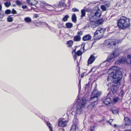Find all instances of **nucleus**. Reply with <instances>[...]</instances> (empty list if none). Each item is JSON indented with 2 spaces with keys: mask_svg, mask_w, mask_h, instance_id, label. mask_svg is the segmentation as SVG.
<instances>
[{
  "mask_svg": "<svg viewBox=\"0 0 131 131\" xmlns=\"http://www.w3.org/2000/svg\"><path fill=\"white\" fill-rule=\"evenodd\" d=\"M118 67L113 66L109 69L108 73L109 74L111 73L113 75V81L115 84H119L121 80L122 77V72L117 70Z\"/></svg>",
  "mask_w": 131,
  "mask_h": 131,
  "instance_id": "nucleus-1",
  "label": "nucleus"
},
{
  "mask_svg": "<svg viewBox=\"0 0 131 131\" xmlns=\"http://www.w3.org/2000/svg\"><path fill=\"white\" fill-rule=\"evenodd\" d=\"M86 101L85 99L82 97H77L74 102L75 105H76L75 113L77 114H80L82 111L83 108L86 104Z\"/></svg>",
  "mask_w": 131,
  "mask_h": 131,
  "instance_id": "nucleus-2",
  "label": "nucleus"
},
{
  "mask_svg": "<svg viewBox=\"0 0 131 131\" xmlns=\"http://www.w3.org/2000/svg\"><path fill=\"white\" fill-rule=\"evenodd\" d=\"M96 90L95 89H94L92 91L91 95L90 100L91 102L90 104L87 107L88 108L89 110L92 109L95 106L94 103L98 100L97 97L101 95V93L100 92H98L96 93Z\"/></svg>",
  "mask_w": 131,
  "mask_h": 131,
  "instance_id": "nucleus-3",
  "label": "nucleus"
},
{
  "mask_svg": "<svg viewBox=\"0 0 131 131\" xmlns=\"http://www.w3.org/2000/svg\"><path fill=\"white\" fill-rule=\"evenodd\" d=\"M117 26L121 29H125L130 25L129 19L123 16L121 17L117 22Z\"/></svg>",
  "mask_w": 131,
  "mask_h": 131,
  "instance_id": "nucleus-4",
  "label": "nucleus"
},
{
  "mask_svg": "<svg viewBox=\"0 0 131 131\" xmlns=\"http://www.w3.org/2000/svg\"><path fill=\"white\" fill-rule=\"evenodd\" d=\"M116 51L115 50L111 55L108 56L106 60L101 64V66L103 67L108 66L110 64V62L113 61L114 59L116 57L117 55L116 54Z\"/></svg>",
  "mask_w": 131,
  "mask_h": 131,
  "instance_id": "nucleus-5",
  "label": "nucleus"
},
{
  "mask_svg": "<svg viewBox=\"0 0 131 131\" xmlns=\"http://www.w3.org/2000/svg\"><path fill=\"white\" fill-rule=\"evenodd\" d=\"M119 41L117 40H106L105 41V43L106 45L110 48H113V46H115L116 44H118Z\"/></svg>",
  "mask_w": 131,
  "mask_h": 131,
  "instance_id": "nucleus-6",
  "label": "nucleus"
},
{
  "mask_svg": "<svg viewBox=\"0 0 131 131\" xmlns=\"http://www.w3.org/2000/svg\"><path fill=\"white\" fill-rule=\"evenodd\" d=\"M68 122V120H65L63 118H60L59 119L58 126V127H65L67 126Z\"/></svg>",
  "mask_w": 131,
  "mask_h": 131,
  "instance_id": "nucleus-7",
  "label": "nucleus"
},
{
  "mask_svg": "<svg viewBox=\"0 0 131 131\" xmlns=\"http://www.w3.org/2000/svg\"><path fill=\"white\" fill-rule=\"evenodd\" d=\"M111 96V93L110 92H109L105 98L103 100V103L106 105L108 106L110 104L112 101L110 97L109 96Z\"/></svg>",
  "mask_w": 131,
  "mask_h": 131,
  "instance_id": "nucleus-8",
  "label": "nucleus"
},
{
  "mask_svg": "<svg viewBox=\"0 0 131 131\" xmlns=\"http://www.w3.org/2000/svg\"><path fill=\"white\" fill-rule=\"evenodd\" d=\"M82 51L79 50L78 51L76 52H75V54L73 57V58L74 60L77 59V63L78 64V57H80L79 58H80V60L81 58V55H82Z\"/></svg>",
  "mask_w": 131,
  "mask_h": 131,
  "instance_id": "nucleus-9",
  "label": "nucleus"
},
{
  "mask_svg": "<svg viewBox=\"0 0 131 131\" xmlns=\"http://www.w3.org/2000/svg\"><path fill=\"white\" fill-rule=\"evenodd\" d=\"M78 129V125L73 124L70 128V131H76ZM57 131H64V129L63 128L59 129Z\"/></svg>",
  "mask_w": 131,
  "mask_h": 131,
  "instance_id": "nucleus-10",
  "label": "nucleus"
},
{
  "mask_svg": "<svg viewBox=\"0 0 131 131\" xmlns=\"http://www.w3.org/2000/svg\"><path fill=\"white\" fill-rule=\"evenodd\" d=\"M70 5V4H69V5H68L69 6L67 7V6H66V4L62 2H60L59 3L58 5V7L60 8H63V9L62 10L65 9H68L69 8Z\"/></svg>",
  "mask_w": 131,
  "mask_h": 131,
  "instance_id": "nucleus-11",
  "label": "nucleus"
},
{
  "mask_svg": "<svg viewBox=\"0 0 131 131\" xmlns=\"http://www.w3.org/2000/svg\"><path fill=\"white\" fill-rule=\"evenodd\" d=\"M98 31H96L94 33L93 38L95 40H98L102 37V35H100L97 32Z\"/></svg>",
  "mask_w": 131,
  "mask_h": 131,
  "instance_id": "nucleus-12",
  "label": "nucleus"
},
{
  "mask_svg": "<svg viewBox=\"0 0 131 131\" xmlns=\"http://www.w3.org/2000/svg\"><path fill=\"white\" fill-rule=\"evenodd\" d=\"M95 60V57L93 55H91L88 61V65L92 64Z\"/></svg>",
  "mask_w": 131,
  "mask_h": 131,
  "instance_id": "nucleus-13",
  "label": "nucleus"
},
{
  "mask_svg": "<svg viewBox=\"0 0 131 131\" xmlns=\"http://www.w3.org/2000/svg\"><path fill=\"white\" fill-rule=\"evenodd\" d=\"M101 12L100 9H98L94 13V16L96 17H100L101 15Z\"/></svg>",
  "mask_w": 131,
  "mask_h": 131,
  "instance_id": "nucleus-14",
  "label": "nucleus"
},
{
  "mask_svg": "<svg viewBox=\"0 0 131 131\" xmlns=\"http://www.w3.org/2000/svg\"><path fill=\"white\" fill-rule=\"evenodd\" d=\"M27 2L31 5H35L38 2L36 0H26Z\"/></svg>",
  "mask_w": 131,
  "mask_h": 131,
  "instance_id": "nucleus-15",
  "label": "nucleus"
},
{
  "mask_svg": "<svg viewBox=\"0 0 131 131\" xmlns=\"http://www.w3.org/2000/svg\"><path fill=\"white\" fill-rule=\"evenodd\" d=\"M96 31H98L97 32L100 35H102V37L104 32L105 31V29L102 28H99Z\"/></svg>",
  "mask_w": 131,
  "mask_h": 131,
  "instance_id": "nucleus-16",
  "label": "nucleus"
},
{
  "mask_svg": "<svg viewBox=\"0 0 131 131\" xmlns=\"http://www.w3.org/2000/svg\"><path fill=\"white\" fill-rule=\"evenodd\" d=\"M92 37L89 34H88L84 36L82 38V40L83 41H86L89 40L91 39Z\"/></svg>",
  "mask_w": 131,
  "mask_h": 131,
  "instance_id": "nucleus-17",
  "label": "nucleus"
},
{
  "mask_svg": "<svg viewBox=\"0 0 131 131\" xmlns=\"http://www.w3.org/2000/svg\"><path fill=\"white\" fill-rule=\"evenodd\" d=\"M125 122V124L126 126H127L131 123V121L130 119L128 117H125L124 118Z\"/></svg>",
  "mask_w": 131,
  "mask_h": 131,
  "instance_id": "nucleus-18",
  "label": "nucleus"
},
{
  "mask_svg": "<svg viewBox=\"0 0 131 131\" xmlns=\"http://www.w3.org/2000/svg\"><path fill=\"white\" fill-rule=\"evenodd\" d=\"M79 123V120L77 118V115L75 114L74 118L73 121V124L78 125Z\"/></svg>",
  "mask_w": 131,
  "mask_h": 131,
  "instance_id": "nucleus-19",
  "label": "nucleus"
},
{
  "mask_svg": "<svg viewBox=\"0 0 131 131\" xmlns=\"http://www.w3.org/2000/svg\"><path fill=\"white\" fill-rule=\"evenodd\" d=\"M117 90V88L116 85H113L111 87V90L113 94L115 93Z\"/></svg>",
  "mask_w": 131,
  "mask_h": 131,
  "instance_id": "nucleus-20",
  "label": "nucleus"
},
{
  "mask_svg": "<svg viewBox=\"0 0 131 131\" xmlns=\"http://www.w3.org/2000/svg\"><path fill=\"white\" fill-rule=\"evenodd\" d=\"M81 39V37L80 36L76 35L74 36L73 40L74 41H79Z\"/></svg>",
  "mask_w": 131,
  "mask_h": 131,
  "instance_id": "nucleus-21",
  "label": "nucleus"
},
{
  "mask_svg": "<svg viewBox=\"0 0 131 131\" xmlns=\"http://www.w3.org/2000/svg\"><path fill=\"white\" fill-rule=\"evenodd\" d=\"M103 21V20L102 19H100L95 21L96 24V25L99 26V25L102 24V22Z\"/></svg>",
  "mask_w": 131,
  "mask_h": 131,
  "instance_id": "nucleus-22",
  "label": "nucleus"
},
{
  "mask_svg": "<svg viewBox=\"0 0 131 131\" xmlns=\"http://www.w3.org/2000/svg\"><path fill=\"white\" fill-rule=\"evenodd\" d=\"M71 18L73 22L74 23L76 22L77 18L75 14H74L72 15Z\"/></svg>",
  "mask_w": 131,
  "mask_h": 131,
  "instance_id": "nucleus-23",
  "label": "nucleus"
},
{
  "mask_svg": "<svg viewBox=\"0 0 131 131\" xmlns=\"http://www.w3.org/2000/svg\"><path fill=\"white\" fill-rule=\"evenodd\" d=\"M24 21L27 23H30L31 21V19L29 17H27L24 19Z\"/></svg>",
  "mask_w": 131,
  "mask_h": 131,
  "instance_id": "nucleus-24",
  "label": "nucleus"
},
{
  "mask_svg": "<svg viewBox=\"0 0 131 131\" xmlns=\"http://www.w3.org/2000/svg\"><path fill=\"white\" fill-rule=\"evenodd\" d=\"M66 25L67 28H71L73 27L72 24L70 23H67L66 24Z\"/></svg>",
  "mask_w": 131,
  "mask_h": 131,
  "instance_id": "nucleus-25",
  "label": "nucleus"
},
{
  "mask_svg": "<svg viewBox=\"0 0 131 131\" xmlns=\"http://www.w3.org/2000/svg\"><path fill=\"white\" fill-rule=\"evenodd\" d=\"M73 42L71 40L68 41L67 42L68 47H71L73 45Z\"/></svg>",
  "mask_w": 131,
  "mask_h": 131,
  "instance_id": "nucleus-26",
  "label": "nucleus"
},
{
  "mask_svg": "<svg viewBox=\"0 0 131 131\" xmlns=\"http://www.w3.org/2000/svg\"><path fill=\"white\" fill-rule=\"evenodd\" d=\"M69 17V16L68 15H65L62 19V21H63L65 22L67 21L68 18Z\"/></svg>",
  "mask_w": 131,
  "mask_h": 131,
  "instance_id": "nucleus-27",
  "label": "nucleus"
},
{
  "mask_svg": "<svg viewBox=\"0 0 131 131\" xmlns=\"http://www.w3.org/2000/svg\"><path fill=\"white\" fill-rule=\"evenodd\" d=\"M91 27L93 28H95L96 27L98 26L96 24L95 22H92L91 23Z\"/></svg>",
  "mask_w": 131,
  "mask_h": 131,
  "instance_id": "nucleus-28",
  "label": "nucleus"
},
{
  "mask_svg": "<svg viewBox=\"0 0 131 131\" xmlns=\"http://www.w3.org/2000/svg\"><path fill=\"white\" fill-rule=\"evenodd\" d=\"M81 17H83L85 16L86 13L85 10L84 9H82L81 10Z\"/></svg>",
  "mask_w": 131,
  "mask_h": 131,
  "instance_id": "nucleus-29",
  "label": "nucleus"
},
{
  "mask_svg": "<svg viewBox=\"0 0 131 131\" xmlns=\"http://www.w3.org/2000/svg\"><path fill=\"white\" fill-rule=\"evenodd\" d=\"M109 73H111V72H110ZM110 75H108V78H107V80L108 81H111L112 79H113L112 75V74H109Z\"/></svg>",
  "mask_w": 131,
  "mask_h": 131,
  "instance_id": "nucleus-30",
  "label": "nucleus"
},
{
  "mask_svg": "<svg viewBox=\"0 0 131 131\" xmlns=\"http://www.w3.org/2000/svg\"><path fill=\"white\" fill-rule=\"evenodd\" d=\"M13 20V19L11 16H9L7 18V21L8 22H12Z\"/></svg>",
  "mask_w": 131,
  "mask_h": 131,
  "instance_id": "nucleus-31",
  "label": "nucleus"
},
{
  "mask_svg": "<svg viewBox=\"0 0 131 131\" xmlns=\"http://www.w3.org/2000/svg\"><path fill=\"white\" fill-rule=\"evenodd\" d=\"M47 126L50 129V131H52V127L51 126V125L50 124V123L47 122Z\"/></svg>",
  "mask_w": 131,
  "mask_h": 131,
  "instance_id": "nucleus-32",
  "label": "nucleus"
},
{
  "mask_svg": "<svg viewBox=\"0 0 131 131\" xmlns=\"http://www.w3.org/2000/svg\"><path fill=\"white\" fill-rule=\"evenodd\" d=\"M45 8L47 10L49 11H51L53 10L52 9L53 7L51 6H49L48 7H45Z\"/></svg>",
  "mask_w": 131,
  "mask_h": 131,
  "instance_id": "nucleus-33",
  "label": "nucleus"
},
{
  "mask_svg": "<svg viewBox=\"0 0 131 131\" xmlns=\"http://www.w3.org/2000/svg\"><path fill=\"white\" fill-rule=\"evenodd\" d=\"M127 57L128 59V61H130V62H128V64H130L131 63V55L130 54H128L127 56Z\"/></svg>",
  "mask_w": 131,
  "mask_h": 131,
  "instance_id": "nucleus-34",
  "label": "nucleus"
},
{
  "mask_svg": "<svg viewBox=\"0 0 131 131\" xmlns=\"http://www.w3.org/2000/svg\"><path fill=\"white\" fill-rule=\"evenodd\" d=\"M4 4L6 7H8L10 6L11 3L10 1L7 2L5 3Z\"/></svg>",
  "mask_w": 131,
  "mask_h": 131,
  "instance_id": "nucleus-35",
  "label": "nucleus"
},
{
  "mask_svg": "<svg viewBox=\"0 0 131 131\" xmlns=\"http://www.w3.org/2000/svg\"><path fill=\"white\" fill-rule=\"evenodd\" d=\"M101 8L103 11H105L106 10V7L104 5H101Z\"/></svg>",
  "mask_w": 131,
  "mask_h": 131,
  "instance_id": "nucleus-36",
  "label": "nucleus"
},
{
  "mask_svg": "<svg viewBox=\"0 0 131 131\" xmlns=\"http://www.w3.org/2000/svg\"><path fill=\"white\" fill-rule=\"evenodd\" d=\"M119 100V98L118 97H115L113 98V101L114 103L117 102Z\"/></svg>",
  "mask_w": 131,
  "mask_h": 131,
  "instance_id": "nucleus-37",
  "label": "nucleus"
},
{
  "mask_svg": "<svg viewBox=\"0 0 131 131\" xmlns=\"http://www.w3.org/2000/svg\"><path fill=\"white\" fill-rule=\"evenodd\" d=\"M125 93L124 92V90L123 89H121V92L120 93V94L121 95V96L122 97L124 95Z\"/></svg>",
  "mask_w": 131,
  "mask_h": 131,
  "instance_id": "nucleus-38",
  "label": "nucleus"
},
{
  "mask_svg": "<svg viewBox=\"0 0 131 131\" xmlns=\"http://www.w3.org/2000/svg\"><path fill=\"white\" fill-rule=\"evenodd\" d=\"M40 23V24H43L46 27H48L49 26L48 24L45 22H39Z\"/></svg>",
  "mask_w": 131,
  "mask_h": 131,
  "instance_id": "nucleus-39",
  "label": "nucleus"
},
{
  "mask_svg": "<svg viewBox=\"0 0 131 131\" xmlns=\"http://www.w3.org/2000/svg\"><path fill=\"white\" fill-rule=\"evenodd\" d=\"M11 13V10L10 9H7L5 12V13L6 14H10Z\"/></svg>",
  "mask_w": 131,
  "mask_h": 131,
  "instance_id": "nucleus-40",
  "label": "nucleus"
},
{
  "mask_svg": "<svg viewBox=\"0 0 131 131\" xmlns=\"http://www.w3.org/2000/svg\"><path fill=\"white\" fill-rule=\"evenodd\" d=\"M16 3L18 6H20L22 4V2L18 0L16 1Z\"/></svg>",
  "mask_w": 131,
  "mask_h": 131,
  "instance_id": "nucleus-41",
  "label": "nucleus"
},
{
  "mask_svg": "<svg viewBox=\"0 0 131 131\" xmlns=\"http://www.w3.org/2000/svg\"><path fill=\"white\" fill-rule=\"evenodd\" d=\"M111 111L112 113L114 114H116L118 113V111L116 110H111Z\"/></svg>",
  "mask_w": 131,
  "mask_h": 131,
  "instance_id": "nucleus-42",
  "label": "nucleus"
},
{
  "mask_svg": "<svg viewBox=\"0 0 131 131\" xmlns=\"http://www.w3.org/2000/svg\"><path fill=\"white\" fill-rule=\"evenodd\" d=\"M0 16L2 17H3L5 16V14L3 11L1 10L0 11Z\"/></svg>",
  "mask_w": 131,
  "mask_h": 131,
  "instance_id": "nucleus-43",
  "label": "nucleus"
},
{
  "mask_svg": "<svg viewBox=\"0 0 131 131\" xmlns=\"http://www.w3.org/2000/svg\"><path fill=\"white\" fill-rule=\"evenodd\" d=\"M72 11L74 12H78L79 11V10L77 8H72Z\"/></svg>",
  "mask_w": 131,
  "mask_h": 131,
  "instance_id": "nucleus-44",
  "label": "nucleus"
},
{
  "mask_svg": "<svg viewBox=\"0 0 131 131\" xmlns=\"http://www.w3.org/2000/svg\"><path fill=\"white\" fill-rule=\"evenodd\" d=\"M81 80H79V83L78 84V87L79 89V91L81 89Z\"/></svg>",
  "mask_w": 131,
  "mask_h": 131,
  "instance_id": "nucleus-45",
  "label": "nucleus"
},
{
  "mask_svg": "<svg viewBox=\"0 0 131 131\" xmlns=\"http://www.w3.org/2000/svg\"><path fill=\"white\" fill-rule=\"evenodd\" d=\"M110 2H108L107 3L105 4V6L106 7L108 8L110 7Z\"/></svg>",
  "mask_w": 131,
  "mask_h": 131,
  "instance_id": "nucleus-46",
  "label": "nucleus"
},
{
  "mask_svg": "<svg viewBox=\"0 0 131 131\" xmlns=\"http://www.w3.org/2000/svg\"><path fill=\"white\" fill-rule=\"evenodd\" d=\"M83 34V32L81 31H79L78 32L77 34V35H79L80 36L81 35H82Z\"/></svg>",
  "mask_w": 131,
  "mask_h": 131,
  "instance_id": "nucleus-47",
  "label": "nucleus"
},
{
  "mask_svg": "<svg viewBox=\"0 0 131 131\" xmlns=\"http://www.w3.org/2000/svg\"><path fill=\"white\" fill-rule=\"evenodd\" d=\"M11 13L13 14H17V12L14 9L12 10V12H11Z\"/></svg>",
  "mask_w": 131,
  "mask_h": 131,
  "instance_id": "nucleus-48",
  "label": "nucleus"
},
{
  "mask_svg": "<svg viewBox=\"0 0 131 131\" xmlns=\"http://www.w3.org/2000/svg\"><path fill=\"white\" fill-rule=\"evenodd\" d=\"M123 59H122L120 60H118L117 61H116L115 62L116 63H118V62H119V63H121L123 61Z\"/></svg>",
  "mask_w": 131,
  "mask_h": 131,
  "instance_id": "nucleus-49",
  "label": "nucleus"
},
{
  "mask_svg": "<svg viewBox=\"0 0 131 131\" xmlns=\"http://www.w3.org/2000/svg\"><path fill=\"white\" fill-rule=\"evenodd\" d=\"M22 7L24 9H26L27 8V6H26V5H22Z\"/></svg>",
  "mask_w": 131,
  "mask_h": 131,
  "instance_id": "nucleus-50",
  "label": "nucleus"
},
{
  "mask_svg": "<svg viewBox=\"0 0 131 131\" xmlns=\"http://www.w3.org/2000/svg\"><path fill=\"white\" fill-rule=\"evenodd\" d=\"M94 129V126H92L90 128V131H93Z\"/></svg>",
  "mask_w": 131,
  "mask_h": 131,
  "instance_id": "nucleus-51",
  "label": "nucleus"
},
{
  "mask_svg": "<svg viewBox=\"0 0 131 131\" xmlns=\"http://www.w3.org/2000/svg\"><path fill=\"white\" fill-rule=\"evenodd\" d=\"M113 121V120L112 119H110L109 121H108V122L111 125V123Z\"/></svg>",
  "mask_w": 131,
  "mask_h": 131,
  "instance_id": "nucleus-52",
  "label": "nucleus"
},
{
  "mask_svg": "<svg viewBox=\"0 0 131 131\" xmlns=\"http://www.w3.org/2000/svg\"><path fill=\"white\" fill-rule=\"evenodd\" d=\"M38 17V15L37 14H35L34 15V17L35 18H37Z\"/></svg>",
  "mask_w": 131,
  "mask_h": 131,
  "instance_id": "nucleus-53",
  "label": "nucleus"
},
{
  "mask_svg": "<svg viewBox=\"0 0 131 131\" xmlns=\"http://www.w3.org/2000/svg\"><path fill=\"white\" fill-rule=\"evenodd\" d=\"M2 6L1 4H0V11H1L2 9Z\"/></svg>",
  "mask_w": 131,
  "mask_h": 131,
  "instance_id": "nucleus-54",
  "label": "nucleus"
},
{
  "mask_svg": "<svg viewBox=\"0 0 131 131\" xmlns=\"http://www.w3.org/2000/svg\"><path fill=\"white\" fill-rule=\"evenodd\" d=\"M114 127L115 128L117 127V126L115 124H114Z\"/></svg>",
  "mask_w": 131,
  "mask_h": 131,
  "instance_id": "nucleus-55",
  "label": "nucleus"
},
{
  "mask_svg": "<svg viewBox=\"0 0 131 131\" xmlns=\"http://www.w3.org/2000/svg\"><path fill=\"white\" fill-rule=\"evenodd\" d=\"M125 131H131V129H127V130H125Z\"/></svg>",
  "mask_w": 131,
  "mask_h": 131,
  "instance_id": "nucleus-56",
  "label": "nucleus"
},
{
  "mask_svg": "<svg viewBox=\"0 0 131 131\" xmlns=\"http://www.w3.org/2000/svg\"><path fill=\"white\" fill-rule=\"evenodd\" d=\"M84 46H85V45H83V50H84Z\"/></svg>",
  "mask_w": 131,
  "mask_h": 131,
  "instance_id": "nucleus-57",
  "label": "nucleus"
},
{
  "mask_svg": "<svg viewBox=\"0 0 131 131\" xmlns=\"http://www.w3.org/2000/svg\"><path fill=\"white\" fill-rule=\"evenodd\" d=\"M75 50H76V49H75L74 50H73V52H74L75 53V52H75Z\"/></svg>",
  "mask_w": 131,
  "mask_h": 131,
  "instance_id": "nucleus-58",
  "label": "nucleus"
},
{
  "mask_svg": "<svg viewBox=\"0 0 131 131\" xmlns=\"http://www.w3.org/2000/svg\"><path fill=\"white\" fill-rule=\"evenodd\" d=\"M92 70H93V68H92L91 69V71L89 72H91V71H92Z\"/></svg>",
  "mask_w": 131,
  "mask_h": 131,
  "instance_id": "nucleus-59",
  "label": "nucleus"
},
{
  "mask_svg": "<svg viewBox=\"0 0 131 131\" xmlns=\"http://www.w3.org/2000/svg\"><path fill=\"white\" fill-rule=\"evenodd\" d=\"M81 78H82V77H83V75H81Z\"/></svg>",
  "mask_w": 131,
  "mask_h": 131,
  "instance_id": "nucleus-60",
  "label": "nucleus"
},
{
  "mask_svg": "<svg viewBox=\"0 0 131 131\" xmlns=\"http://www.w3.org/2000/svg\"><path fill=\"white\" fill-rule=\"evenodd\" d=\"M88 85V84H86V86L87 85Z\"/></svg>",
  "mask_w": 131,
  "mask_h": 131,
  "instance_id": "nucleus-61",
  "label": "nucleus"
}]
</instances>
